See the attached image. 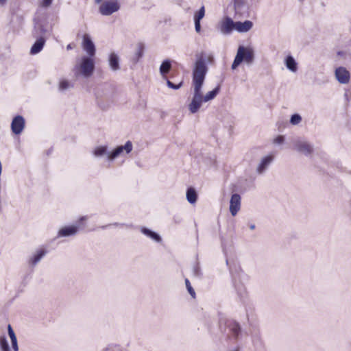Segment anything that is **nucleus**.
<instances>
[{
	"instance_id": "f257e3e1",
	"label": "nucleus",
	"mask_w": 351,
	"mask_h": 351,
	"mask_svg": "<svg viewBox=\"0 0 351 351\" xmlns=\"http://www.w3.org/2000/svg\"><path fill=\"white\" fill-rule=\"evenodd\" d=\"M207 71L208 67L206 61L202 57H200L196 60L193 69V96L188 105L189 110L191 114L197 113L204 102L202 87Z\"/></svg>"
},
{
	"instance_id": "f03ea898",
	"label": "nucleus",
	"mask_w": 351,
	"mask_h": 351,
	"mask_svg": "<svg viewBox=\"0 0 351 351\" xmlns=\"http://www.w3.org/2000/svg\"><path fill=\"white\" fill-rule=\"evenodd\" d=\"M254 51L252 48L239 46L231 69H236L243 62L247 65H251L254 61Z\"/></svg>"
},
{
	"instance_id": "7ed1b4c3",
	"label": "nucleus",
	"mask_w": 351,
	"mask_h": 351,
	"mask_svg": "<svg viewBox=\"0 0 351 351\" xmlns=\"http://www.w3.org/2000/svg\"><path fill=\"white\" fill-rule=\"evenodd\" d=\"M95 69V62L92 58L83 56L80 63L76 64L73 68V73L76 77L82 76L88 78L90 77Z\"/></svg>"
},
{
	"instance_id": "20e7f679",
	"label": "nucleus",
	"mask_w": 351,
	"mask_h": 351,
	"mask_svg": "<svg viewBox=\"0 0 351 351\" xmlns=\"http://www.w3.org/2000/svg\"><path fill=\"white\" fill-rule=\"evenodd\" d=\"M99 4V12L103 16H110L120 9V5L117 0H106Z\"/></svg>"
},
{
	"instance_id": "39448f33",
	"label": "nucleus",
	"mask_w": 351,
	"mask_h": 351,
	"mask_svg": "<svg viewBox=\"0 0 351 351\" xmlns=\"http://www.w3.org/2000/svg\"><path fill=\"white\" fill-rule=\"evenodd\" d=\"M295 151L306 156L311 155L314 152L313 145L304 138H298L293 142Z\"/></svg>"
},
{
	"instance_id": "423d86ee",
	"label": "nucleus",
	"mask_w": 351,
	"mask_h": 351,
	"mask_svg": "<svg viewBox=\"0 0 351 351\" xmlns=\"http://www.w3.org/2000/svg\"><path fill=\"white\" fill-rule=\"evenodd\" d=\"M51 32V29L48 25L42 22H37L35 23L32 36L36 39L44 38L45 40H47Z\"/></svg>"
},
{
	"instance_id": "0eeeda50",
	"label": "nucleus",
	"mask_w": 351,
	"mask_h": 351,
	"mask_svg": "<svg viewBox=\"0 0 351 351\" xmlns=\"http://www.w3.org/2000/svg\"><path fill=\"white\" fill-rule=\"evenodd\" d=\"M133 145L131 141H128L124 145H119L110 152L108 154V160L113 161L117 157L121 156L125 154H129L132 152Z\"/></svg>"
},
{
	"instance_id": "6e6552de",
	"label": "nucleus",
	"mask_w": 351,
	"mask_h": 351,
	"mask_svg": "<svg viewBox=\"0 0 351 351\" xmlns=\"http://www.w3.org/2000/svg\"><path fill=\"white\" fill-rule=\"evenodd\" d=\"M235 22L229 16H224L217 25V29L223 35L230 34L234 30Z\"/></svg>"
},
{
	"instance_id": "1a4fd4ad",
	"label": "nucleus",
	"mask_w": 351,
	"mask_h": 351,
	"mask_svg": "<svg viewBox=\"0 0 351 351\" xmlns=\"http://www.w3.org/2000/svg\"><path fill=\"white\" fill-rule=\"evenodd\" d=\"M25 126V120L21 115L15 116L11 122V130L13 134L19 135L22 133Z\"/></svg>"
},
{
	"instance_id": "9d476101",
	"label": "nucleus",
	"mask_w": 351,
	"mask_h": 351,
	"mask_svg": "<svg viewBox=\"0 0 351 351\" xmlns=\"http://www.w3.org/2000/svg\"><path fill=\"white\" fill-rule=\"evenodd\" d=\"M223 324L227 325L230 331L232 333L234 338L236 339H238L241 333V328L238 323L233 320H229L222 317L219 320V327L221 328Z\"/></svg>"
},
{
	"instance_id": "9b49d317",
	"label": "nucleus",
	"mask_w": 351,
	"mask_h": 351,
	"mask_svg": "<svg viewBox=\"0 0 351 351\" xmlns=\"http://www.w3.org/2000/svg\"><path fill=\"white\" fill-rule=\"evenodd\" d=\"M47 251L44 248H39L34 252L28 258L27 263L29 267H34L40 260L47 254Z\"/></svg>"
},
{
	"instance_id": "f8f14e48",
	"label": "nucleus",
	"mask_w": 351,
	"mask_h": 351,
	"mask_svg": "<svg viewBox=\"0 0 351 351\" xmlns=\"http://www.w3.org/2000/svg\"><path fill=\"white\" fill-rule=\"evenodd\" d=\"M335 75L337 80L342 84H346L349 83L350 80V73L343 66L337 67L335 71Z\"/></svg>"
},
{
	"instance_id": "ddd939ff",
	"label": "nucleus",
	"mask_w": 351,
	"mask_h": 351,
	"mask_svg": "<svg viewBox=\"0 0 351 351\" xmlns=\"http://www.w3.org/2000/svg\"><path fill=\"white\" fill-rule=\"evenodd\" d=\"M241 196L238 193L232 195L230 201V212L232 216L237 215L241 209Z\"/></svg>"
},
{
	"instance_id": "4468645a",
	"label": "nucleus",
	"mask_w": 351,
	"mask_h": 351,
	"mask_svg": "<svg viewBox=\"0 0 351 351\" xmlns=\"http://www.w3.org/2000/svg\"><path fill=\"white\" fill-rule=\"evenodd\" d=\"M82 47L84 50L89 55V57L93 58L95 54V46L89 35H84Z\"/></svg>"
},
{
	"instance_id": "2eb2a0df",
	"label": "nucleus",
	"mask_w": 351,
	"mask_h": 351,
	"mask_svg": "<svg viewBox=\"0 0 351 351\" xmlns=\"http://www.w3.org/2000/svg\"><path fill=\"white\" fill-rule=\"evenodd\" d=\"M274 159V156L272 154H269L263 157L256 167V172L258 174H263L271 164Z\"/></svg>"
},
{
	"instance_id": "dca6fc26",
	"label": "nucleus",
	"mask_w": 351,
	"mask_h": 351,
	"mask_svg": "<svg viewBox=\"0 0 351 351\" xmlns=\"http://www.w3.org/2000/svg\"><path fill=\"white\" fill-rule=\"evenodd\" d=\"M79 230V226L71 225L60 228L58 232V237H67L75 235Z\"/></svg>"
},
{
	"instance_id": "f3484780",
	"label": "nucleus",
	"mask_w": 351,
	"mask_h": 351,
	"mask_svg": "<svg viewBox=\"0 0 351 351\" xmlns=\"http://www.w3.org/2000/svg\"><path fill=\"white\" fill-rule=\"evenodd\" d=\"M108 64L112 71H117L120 69V58L117 53L111 52L108 55Z\"/></svg>"
},
{
	"instance_id": "a211bd4d",
	"label": "nucleus",
	"mask_w": 351,
	"mask_h": 351,
	"mask_svg": "<svg viewBox=\"0 0 351 351\" xmlns=\"http://www.w3.org/2000/svg\"><path fill=\"white\" fill-rule=\"evenodd\" d=\"M253 26V23L250 21H245L244 22H235L234 30L239 33H245L250 31Z\"/></svg>"
},
{
	"instance_id": "6ab92c4d",
	"label": "nucleus",
	"mask_w": 351,
	"mask_h": 351,
	"mask_svg": "<svg viewBox=\"0 0 351 351\" xmlns=\"http://www.w3.org/2000/svg\"><path fill=\"white\" fill-rule=\"evenodd\" d=\"M45 43L46 40L44 38L36 39V41L31 47L30 53L35 55L40 53L43 50Z\"/></svg>"
},
{
	"instance_id": "aec40b11",
	"label": "nucleus",
	"mask_w": 351,
	"mask_h": 351,
	"mask_svg": "<svg viewBox=\"0 0 351 351\" xmlns=\"http://www.w3.org/2000/svg\"><path fill=\"white\" fill-rule=\"evenodd\" d=\"M141 232L144 235L150 238L151 239H152L153 241H154L157 243H160L162 241V239L158 233H156L145 227H142L141 228Z\"/></svg>"
},
{
	"instance_id": "412c9836",
	"label": "nucleus",
	"mask_w": 351,
	"mask_h": 351,
	"mask_svg": "<svg viewBox=\"0 0 351 351\" xmlns=\"http://www.w3.org/2000/svg\"><path fill=\"white\" fill-rule=\"evenodd\" d=\"M285 64L287 69L291 72H296L298 71V63L292 56H287L285 60Z\"/></svg>"
},
{
	"instance_id": "4be33fe9",
	"label": "nucleus",
	"mask_w": 351,
	"mask_h": 351,
	"mask_svg": "<svg viewBox=\"0 0 351 351\" xmlns=\"http://www.w3.org/2000/svg\"><path fill=\"white\" fill-rule=\"evenodd\" d=\"M186 197L189 203L195 204L197 200V193L193 187H189L186 190Z\"/></svg>"
},
{
	"instance_id": "5701e85b",
	"label": "nucleus",
	"mask_w": 351,
	"mask_h": 351,
	"mask_svg": "<svg viewBox=\"0 0 351 351\" xmlns=\"http://www.w3.org/2000/svg\"><path fill=\"white\" fill-rule=\"evenodd\" d=\"M110 152H108V147L106 145H100L96 147L93 151V155L97 157H102L104 156H106L108 157V154Z\"/></svg>"
},
{
	"instance_id": "b1692460",
	"label": "nucleus",
	"mask_w": 351,
	"mask_h": 351,
	"mask_svg": "<svg viewBox=\"0 0 351 351\" xmlns=\"http://www.w3.org/2000/svg\"><path fill=\"white\" fill-rule=\"evenodd\" d=\"M219 91L220 86H217L213 90L208 92L205 95H204V102H208L215 99L216 96L219 94Z\"/></svg>"
},
{
	"instance_id": "393cba45",
	"label": "nucleus",
	"mask_w": 351,
	"mask_h": 351,
	"mask_svg": "<svg viewBox=\"0 0 351 351\" xmlns=\"http://www.w3.org/2000/svg\"><path fill=\"white\" fill-rule=\"evenodd\" d=\"M171 68V63L169 60H164L160 66V72L162 75H165L168 73Z\"/></svg>"
},
{
	"instance_id": "a878e982",
	"label": "nucleus",
	"mask_w": 351,
	"mask_h": 351,
	"mask_svg": "<svg viewBox=\"0 0 351 351\" xmlns=\"http://www.w3.org/2000/svg\"><path fill=\"white\" fill-rule=\"evenodd\" d=\"M144 45L143 43H138L137 45L136 51L134 56V62H137L143 56Z\"/></svg>"
},
{
	"instance_id": "bb28decb",
	"label": "nucleus",
	"mask_w": 351,
	"mask_h": 351,
	"mask_svg": "<svg viewBox=\"0 0 351 351\" xmlns=\"http://www.w3.org/2000/svg\"><path fill=\"white\" fill-rule=\"evenodd\" d=\"M246 7V0H234V8L237 12H241Z\"/></svg>"
},
{
	"instance_id": "cd10ccee",
	"label": "nucleus",
	"mask_w": 351,
	"mask_h": 351,
	"mask_svg": "<svg viewBox=\"0 0 351 351\" xmlns=\"http://www.w3.org/2000/svg\"><path fill=\"white\" fill-rule=\"evenodd\" d=\"M0 351H10L7 339L5 336H0Z\"/></svg>"
},
{
	"instance_id": "c85d7f7f",
	"label": "nucleus",
	"mask_w": 351,
	"mask_h": 351,
	"mask_svg": "<svg viewBox=\"0 0 351 351\" xmlns=\"http://www.w3.org/2000/svg\"><path fill=\"white\" fill-rule=\"evenodd\" d=\"M73 85L71 84L68 80H62L59 83V90L64 91L72 88Z\"/></svg>"
},
{
	"instance_id": "c756f323",
	"label": "nucleus",
	"mask_w": 351,
	"mask_h": 351,
	"mask_svg": "<svg viewBox=\"0 0 351 351\" xmlns=\"http://www.w3.org/2000/svg\"><path fill=\"white\" fill-rule=\"evenodd\" d=\"M204 16H205V8H204V6H202L199 8V10L195 14L194 21H201V20L204 17Z\"/></svg>"
},
{
	"instance_id": "7c9ffc66",
	"label": "nucleus",
	"mask_w": 351,
	"mask_h": 351,
	"mask_svg": "<svg viewBox=\"0 0 351 351\" xmlns=\"http://www.w3.org/2000/svg\"><path fill=\"white\" fill-rule=\"evenodd\" d=\"M302 121V117L299 114H293L290 119V123L293 125H297Z\"/></svg>"
},
{
	"instance_id": "2f4dec72",
	"label": "nucleus",
	"mask_w": 351,
	"mask_h": 351,
	"mask_svg": "<svg viewBox=\"0 0 351 351\" xmlns=\"http://www.w3.org/2000/svg\"><path fill=\"white\" fill-rule=\"evenodd\" d=\"M185 285H186V289H187L189 294L191 295V296L193 298H195V292L194 289H193L189 279H187V278L185 279Z\"/></svg>"
},
{
	"instance_id": "473e14b6",
	"label": "nucleus",
	"mask_w": 351,
	"mask_h": 351,
	"mask_svg": "<svg viewBox=\"0 0 351 351\" xmlns=\"http://www.w3.org/2000/svg\"><path fill=\"white\" fill-rule=\"evenodd\" d=\"M234 286L240 297L244 298L246 295L245 288L243 285H239L238 287L237 285Z\"/></svg>"
},
{
	"instance_id": "72a5a7b5",
	"label": "nucleus",
	"mask_w": 351,
	"mask_h": 351,
	"mask_svg": "<svg viewBox=\"0 0 351 351\" xmlns=\"http://www.w3.org/2000/svg\"><path fill=\"white\" fill-rule=\"evenodd\" d=\"M167 84L168 87L171 88L172 89H174V90H178L182 86V82H180L178 84H175L173 82H171V81L167 80Z\"/></svg>"
},
{
	"instance_id": "f704fd0d",
	"label": "nucleus",
	"mask_w": 351,
	"mask_h": 351,
	"mask_svg": "<svg viewBox=\"0 0 351 351\" xmlns=\"http://www.w3.org/2000/svg\"><path fill=\"white\" fill-rule=\"evenodd\" d=\"M193 275L196 277H199L201 276L202 273H201V269L199 266V264L197 263L193 266Z\"/></svg>"
},
{
	"instance_id": "c9c22d12",
	"label": "nucleus",
	"mask_w": 351,
	"mask_h": 351,
	"mask_svg": "<svg viewBox=\"0 0 351 351\" xmlns=\"http://www.w3.org/2000/svg\"><path fill=\"white\" fill-rule=\"evenodd\" d=\"M11 343H12V348L14 351H19V346H18V342L16 337L11 338Z\"/></svg>"
},
{
	"instance_id": "e433bc0d",
	"label": "nucleus",
	"mask_w": 351,
	"mask_h": 351,
	"mask_svg": "<svg viewBox=\"0 0 351 351\" xmlns=\"http://www.w3.org/2000/svg\"><path fill=\"white\" fill-rule=\"evenodd\" d=\"M285 141V137L282 135L278 136L276 138H274V143L276 144H282Z\"/></svg>"
},
{
	"instance_id": "4c0bfd02",
	"label": "nucleus",
	"mask_w": 351,
	"mask_h": 351,
	"mask_svg": "<svg viewBox=\"0 0 351 351\" xmlns=\"http://www.w3.org/2000/svg\"><path fill=\"white\" fill-rule=\"evenodd\" d=\"M8 332L10 339L16 337L11 325L10 324L8 326Z\"/></svg>"
},
{
	"instance_id": "58836bf2",
	"label": "nucleus",
	"mask_w": 351,
	"mask_h": 351,
	"mask_svg": "<svg viewBox=\"0 0 351 351\" xmlns=\"http://www.w3.org/2000/svg\"><path fill=\"white\" fill-rule=\"evenodd\" d=\"M53 0H43L41 2V6L44 8H47L51 5Z\"/></svg>"
},
{
	"instance_id": "ea45409f",
	"label": "nucleus",
	"mask_w": 351,
	"mask_h": 351,
	"mask_svg": "<svg viewBox=\"0 0 351 351\" xmlns=\"http://www.w3.org/2000/svg\"><path fill=\"white\" fill-rule=\"evenodd\" d=\"M195 23V29L197 33H199L201 32V24L199 21H194Z\"/></svg>"
},
{
	"instance_id": "a19ab883",
	"label": "nucleus",
	"mask_w": 351,
	"mask_h": 351,
	"mask_svg": "<svg viewBox=\"0 0 351 351\" xmlns=\"http://www.w3.org/2000/svg\"><path fill=\"white\" fill-rule=\"evenodd\" d=\"M8 0H0V6L3 7L7 3Z\"/></svg>"
},
{
	"instance_id": "79ce46f5",
	"label": "nucleus",
	"mask_w": 351,
	"mask_h": 351,
	"mask_svg": "<svg viewBox=\"0 0 351 351\" xmlns=\"http://www.w3.org/2000/svg\"><path fill=\"white\" fill-rule=\"evenodd\" d=\"M87 219V217L86 216H83V217H81L79 219V221L81 222L84 220H86Z\"/></svg>"
},
{
	"instance_id": "37998d69",
	"label": "nucleus",
	"mask_w": 351,
	"mask_h": 351,
	"mask_svg": "<svg viewBox=\"0 0 351 351\" xmlns=\"http://www.w3.org/2000/svg\"><path fill=\"white\" fill-rule=\"evenodd\" d=\"M119 225H120V224H119V223H113V224H110V226H119ZM108 226H109V225H108ZM106 227H107V226H103L102 228H105Z\"/></svg>"
},
{
	"instance_id": "c03bdc74",
	"label": "nucleus",
	"mask_w": 351,
	"mask_h": 351,
	"mask_svg": "<svg viewBox=\"0 0 351 351\" xmlns=\"http://www.w3.org/2000/svg\"><path fill=\"white\" fill-rule=\"evenodd\" d=\"M250 228L251 230H254V229L255 228V225H254V224H252V225H250Z\"/></svg>"
},
{
	"instance_id": "a18cd8bd",
	"label": "nucleus",
	"mask_w": 351,
	"mask_h": 351,
	"mask_svg": "<svg viewBox=\"0 0 351 351\" xmlns=\"http://www.w3.org/2000/svg\"><path fill=\"white\" fill-rule=\"evenodd\" d=\"M66 49H67V50L71 49H72L71 45L70 44H69V45H68L66 46Z\"/></svg>"
},
{
	"instance_id": "49530a36",
	"label": "nucleus",
	"mask_w": 351,
	"mask_h": 351,
	"mask_svg": "<svg viewBox=\"0 0 351 351\" xmlns=\"http://www.w3.org/2000/svg\"><path fill=\"white\" fill-rule=\"evenodd\" d=\"M342 53H343L341 51H339L337 54L340 56V55H342Z\"/></svg>"
}]
</instances>
